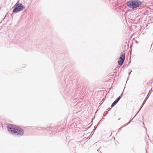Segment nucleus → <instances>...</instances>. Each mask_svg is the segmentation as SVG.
<instances>
[{"mask_svg":"<svg viewBox=\"0 0 153 153\" xmlns=\"http://www.w3.org/2000/svg\"><path fill=\"white\" fill-rule=\"evenodd\" d=\"M135 117V116L133 117V118Z\"/></svg>","mask_w":153,"mask_h":153,"instance_id":"nucleus-14","label":"nucleus"},{"mask_svg":"<svg viewBox=\"0 0 153 153\" xmlns=\"http://www.w3.org/2000/svg\"><path fill=\"white\" fill-rule=\"evenodd\" d=\"M118 102L115 100L114 102L111 105V107H114Z\"/></svg>","mask_w":153,"mask_h":153,"instance_id":"nucleus-6","label":"nucleus"},{"mask_svg":"<svg viewBox=\"0 0 153 153\" xmlns=\"http://www.w3.org/2000/svg\"><path fill=\"white\" fill-rule=\"evenodd\" d=\"M123 91L122 92V93L120 96H119L116 100L118 102L119 101V100H120V99L121 98L122 95H123Z\"/></svg>","mask_w":153,"mask_h":153,"instance_id":"nucleus-5","label":"nucleus"},{"mask_svg":"<svg viewBox=\"0 0 153 153\" xmlns=\"http://www.w3.org/2000/svg\"><path fill=\"white\" fill-rule=\"evenodd\" d=\"M105 112L106 113V114H107L108 113V112L107 111H106Z\"/></svg>","mask_w":153,"mask_h":153,"instance_id":"nucleus-11","label":"nucleus"},{"mask_svg":"<svg viewBox=\"0 0 153 153\" xmlns=\"http://www.w3.org/2000/svg\"><path fill=\"white\" fill-rule=\"evenodd\" d=\"M125 59V53H124L122 52V54L120 55V60L118 61V64L121 65H123L124 62V61Z\"/></svg>","mask_w":153,"mask_h":153,"instance_id":"nucleus-4","label":"nucleus"},{"mask_svg":"<svg viewBox=\"0 0 153 153\" xmlns=\"http://www.w3.org/2000/svg\"><path fill=\"white\" fill-rule=\"evenodd\" d=\"M135 117V116L133 117V118Z\"/></svg>","mask_w":153,"mask_h":153,"instance_id":"nucleus-13","label":"nucleus"},{"mask_svg":"<svg viewBox=\"0 0 153 153\" xmlns=\"http://www.w3.org/2000/svg\"><path fill=\"white\" fill-rule=\"evenodd\" d=\"M131 73V72H130L129 73V75H130V74Z\"/></svg>","mask_w":153,"mask_h":153,"instance_id":"nucleus-9","label":"nucleus"},{"mask_svg":"<svg viewBox=\"0 0 153 153\" xmlns=\"http://www.w3.org/2000/svg\"><path fill=\"white\" fill-rule=\"evenodd\" d=\"M127 4L129 7L133 9L140 6L141 4V2L139 0H132L128 1Z\"/></svg>","mask_w":153,"mask_h":153,"instance_id":"nucleus-2","label":"nucleus"},{"mask_svg":"<svg viewBox=\"0 0 153 153\" xmlns=\"http://www.w3.org/2000/svg\"><path fill=\"white\" fill-rule=\"evenodd\" d=\"M131 120H130L129 121V122H128V123L127 124H126V125H128V124H129V123H130V122H131Z\"/></svg>","mask_w":153,"mask_h":153,"instance_id":"nucleus-8","label":"nucleus"},{"mask_svg":"<svg viewBox=\"0 0 153 153\" xmlns=\"http://www.w3.org/2000/svg\"><path fill=\"white\" fill-rule=\"evenodd\" d=\"M135 117V116L133 117V118Z\"/></svg>","mask_w":153,"mask_h":153,"instance_id":"nucleus-15","label":"nucleus"},{"mask_svg":"<svg viewBox=\"0 0 153 153\" xmlns=\"http://www.w3.org/2000/svg\"><path fill=\"white\" fill-rule=\"evenodd\" d=\"M7 128L9 132L14 135L21 136L24 133L23 129L20 128L17 126H13L12 124L8 125Z\"/></svg>","mask_w":153,"mask_h":153,"instance_id":"nucleus-1","label":"nucleus"},{"mask_svg":"<svg viewBox=\"0 0 153 153\" xmlns=\"http://www.w3.org/2000/svg\"><path fill=\"white\" fill-rule=\"evenodd\" d=\"M140 110H140H139V111H138V112H139V111ZM138 112L137 113V114H138Z\"/></svg>","mask_w":153,"mask_h":153,"instance_id":"nucleus-12","label":"nucleus"},{"mask_svg":"<svg viewBox=\"0 0 153 153\" xmlns=\"http://www.w3.org/2000/svg\"><path fill=\"white\" fill-rule=\"evenodd\" d=\"M146 102V100H144V101L143 102V103L141 106L140 108V110L141 109V108L143 107V105Z\"/></svg>","mask_w":153,"mask_h":153,"instance_id":"nucleus-7","label":"nucleus"},{"mask_svg":"<svg viewBox=\"0 0 153 153\" xmlns=\"http://www.w3.org/2000/svg\"><path fill=\"white\" fill-rule=\"evenodd\" d=\"M103 115H104V116H106V114H104Z\"/></svg>","mask_w":153,"mask_h":153,"instance_id":"nucleus-10","label":"nucleus"},{"mask_svg":"<svg viewBox=\"0 0 153 153\" xmlns=\"http://www.w3.org/2000/svg\"><path fill=\"white\" fill-rule=\"evenodd\" d=\"M13 8V13H17L23 10L25 8V7L22 4L17 3Z\"/></svg>","mask_w":153,"mask_h":153,"instance_id":"nucleus-3","label":"nucleus"}]
</instances>
